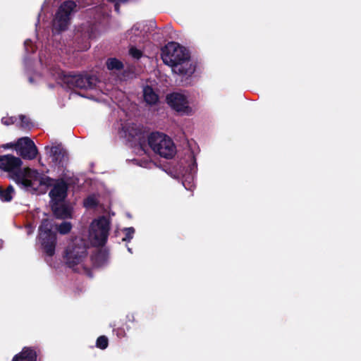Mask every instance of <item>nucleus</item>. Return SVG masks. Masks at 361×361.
Returning a JSON list of instances; mask_svg holds the SVG:
<instances>
[{
    "label": "nucleus",
    "instance_id": "1",
    "mask_svg": "<svg viewBox=\"0 0 361 361\" xmlns=\"http://www.w3.org/2000/svg\"><path fill=\"white\" fill-rule=\"evenodd\" d=\"M161 59L173 71L188 80L196 70V65L190 60L189 51L177 42H169L161 49Z\"/></svg>",
    "mask_w": 361,
    "mask_h": 361
},
{
    "label": "nucleus",
    "instance_id": "2",
    "mask_svg": "<svg viewBox=\"0 0 361 361\" xmlns=\"http://www.w3.org/2000/svg\"><path fill=\"white\" fill-rule=\"evenodd\" d=\"M13 180L22 188L30 192H36L41 185L51 186L54 181L53 178L30 168L14 173Z\"/></svg>",
    "mask_w": 361,
    "mask_h": 361
},
{
    "label": "nucleus",
    "instance_id": "3",
    "mask_svg": "<svg viewBox=\"0 0 361 361\" xmlns=\"http://www.w3.org/2000/svg\"><path fill=\"white\" fill-rule=\"evenodd\" d=\"M148 144L156 154L165 159H172L176 153L173 141L161 133H152L148 137Z\"/></svg>",
    "mask_w": 361,
    "mask_h": 361
},
{
    "label": "nucleus",
    "instance_id": "4",
    "mask_svg": "<svg viewBox=\"0 0 361 361\" xmlns=\"http://www.w3.org/2000/svg\"><path fill=\"white\" fill-rule=\"evenodd\" d=\"M56 224L53 219H44L39 226V240L46 255L52 257L55 254L56 232L54 230Z\"/></svg>",
    "mask_w": 361,
    "mask_h": 361
},
{
    "label": "nucleus",
    "instance_id": "5",
    "mask_svg": "<svg viewBox=\"0 0 361 361\" xmlns=\"http://www.w3.org/2000/svg\"><path fill=\"white\" fill-rule=\"evenodd\" d=\"M110 223L109 220L102 216L94 220L90 225V238L94 247H103L109 236Z\"/></svg>",
    "mask_w": 361,
    "mask_h": 361
},
{
    "label": "nucleus",
    "instance_id": "6",
    "mask_svg": "<svg viewBox=\"0 0 361 361\" xmlns=\"http://www.w3.org/2000/svg\"><path fill=\"white\" fill-rule=\"evenodd\" d=\"M76 6L75 2L72 0L65 1L60 5L54 19L53 25L56 30L62 32L68 29L71 22V14Z\"/></svg>",
    "mask_w": 361,
    "mask_h": 361
},
{
    "label": "nucleus",
    "instance_id": "7",
    "mask_svg": "<svg viewBox=\"0 0 361 361\" xmlns=\"http://www.w3.org/2000/svg\"><path fill=\"white\" fill-rule=\"evenodd\" d=\"M87 255L85 243L80 240V243H73L66 247L63 258L66 265L75 271L74 267L80 264Z\"/></svg>",
    "mask_w": 361,
    "mask_h": 361
},
{
    "label": "nucleus",
    "instance_id": "8",
    "mask_svg": "<svg viewBox=\"0 0 361 361\" xmlns=\"http://www.w3.org/2000/svg\"><path fill=\"white\" fill-rule=\"evenodd\" d=\"M63 82L70 89H94L96 86L97 78L90 75H65Z\"/></svg>",
    "mask_w": 361,
    "mask_h": 361
},
{
    "label": "nucleus",
    "instance_id": "9",
    "mask_svg": "<svg viewBox=\"0 0 361 361\" xmlns=\"http://www.w3.org/2000/svg\"><path fill=\"white\" fill-rule=\"evenodd\" d=\"M18 154L23 159L32 160L37 157V148L35 142L28 137H23L18 140L14 145Z\"/></svg>",
    "mask_w": 361,
    "mask_h": 361
},
{
    "label": "nucleus",
    "instance_id": "10",
    "mask_svg": "<svg viewBox=\"0 0 361 361\" xmlns=\"http://www.w3.org/2000/svg\"><path fill=\"white\" fill-rule=\"evenodd\" d=\"M23 162L19 157L12 154L0 155V169L9 173L10 178L13 180V174L20 171Z\"/></svg>",
    "mask_w": 361,
    "mask_h": 361
},
{
    "label": "nucleus",
    "instance_id": "11",
    "mask_svg": "<svg viewBox=\"0 0 361 361\" xmlns=\"http://www.w3.org/2000/svg\"><path fill=\"white\" fill-rule=\"evenodd\" d=\"M167 104L175 111L188 114L190 108L188 106L187 97L178 92L167 94L166 98Z\"/></svg>",
    "mask_w": 361,
    "mask_h": 361
},
{
    "label": "nucleus",
    "instance_id": "12",
    "mask_svg": "<svg viewBox=\"0 0 361 361\" xmlns=\"http://www.w3.org/2000/svg\"><path fill=\"white\" fill-rule=\"evenodd\" d=\"M42 350L37 347H23L11 361H42Z\"/></svg>",
    "mask_w": 361,
    "mask_h": 361
},
{
    "label": "nucleus",
    "instance_id": "13",
    "mask_svg": "<svg viewBox=\"0 0 361 361\" xmlns=\"http://www.w3.org/2000/svg\"><path fill=\"white\" fill-rule=\"evenodd\" d=\"M68 185L63 179L57 180L49 191L50 202H63L68 195Z\"/></svg>",
    "mask_w": 361,
    "mask_h": 361
},
{
    "label": "nucleus",
    "instance_id": "14",
    "mask_svg": "<svg viewBox=\"0 0 361 361\" xmlns=\"http://www.w3.org/2000/svg\"><path fill=\"white\" fill-rule=\"evenodd\" d=\"M50 156L52 161L58 165L63 166L68 161L67 152L61 144L50 148Z\"/></svg>",
    "mask_w": 361,
    "mask_h": 361
},
{
    "label": "nucleus",
    "instance_id": "15",
    "mask_svg": "<svg viewBox=\"0 0 361 361\" xmlns=\"http://www.w3.org/2000/svg\"><path fill=\"white\" fill-rule=\"evenodd\" d=\"M63 202H51V207L54 215L57 219H65L71 216V210Z\"/></svg>",
    "mask_w": 361,
    "mask_h": 361
},
{
    "label": "nucleus",
    "instance_id": "16",
    "mask_svg": "<svg viewBox=\"0 0 361 361\" xmlns=\"http://www.w3.org/2000/svg\"><path fill=\"white\" fill-rule=\"evenodd\" d=\"M108 258L109 252L106 250L101 248L92 255L91 261L94 267L99 268L107 263Z\"/></svg>",
    "mask_w": 361,
    "mask_h": 361
},
{
    "label": "nucleus",
    "instance_id": "17",
    "mask_svg": "<svg viewBox=\"0 0 361 361\" xmlns=\"http://www.w3.org/2000/svg\"><path fill=\"white\" fill-rule=\"evenodd\" d=\"M143 97L145 102L151 106L155 105L159 102V95L149 85H147L143 90Z\"/></svg>",
    "mask_w": 361,
    "mask_h": 361
},
{
    "label": "nucleus",
    "instance_id": "18",
    "mask_svg": "<svg viewBox=\"0 0 361 361\" xmlns=\"http://www.w3.org/2000/svg\"><path fill=\"white\" fill-rule=\"evenodd\" d=\"M14 194L15 190L12 185H9L6 188L0 186V200L2 202H11L13 200Z\"/></svg>",
    "mask_w": 361,
    "mask_h": 361
},
{
    "label": "nucleus",
    "instance_id": "19",
    "mask_svg": "<svg viewBox=\"0 0 361 361\" xmlns=\"http://www.w3.org/2000/svg\"><path fill=\"white\" fill-rule=\"evenodd\" d=\"M106 68L109 71H121L124 68L123 62L116 58H109L106 62Z\"/></svg>",
    "mask_w": 361,
    "mask_h": 361
},
{
    "label": "nucleus",
    "instance_id": "20",
    "mask_svg": "<svg viewBox=\"0 0 361 361\" xmlns=\"http://www.w3.org/2000/svg\"><path fill=\"white\" fill-rule=\"evenodd\" d=\"M72 228V224L71 222L63 221L60 225L56 224L54 230L58 231L60 234L66 235L68 234Z\"/></svg>",
    "mask_w": 361,
    "mask_h": 361
},
{
    "label": "nucleus",
    "instance_id": "21",
    "mask_svg": "<svg viewBox=\"0 0 361 361\" xmlns=\"http://www.w3.org/2000/svg\"><path fill=\"white\" fill-rule=\"evenodd\" d=\"M141 31L140 28L137 25H133L132 28L128 31L127 37L131 42L136 43L137 39L136 37L140 35Z\"/></svg>",
    "mask_w": 361,
    "mask_h": 361
},
{
    "label": "nucleus",
    "instance_id": "22",
    "mask_svg": "<svg viewBox=\"0 0 361 361\" xmlns=\"http://www.w3.org/2000/svg\"><path fill=\"white\" fill-rule=\"evenodd\" d=\"M20 123V128L24 130H30L33 127V123L30 119L25 115L19 116Z\"/></svg>",
    "mask_w": 361,
    "mask_h": 361
},
{
    "label": "nucleus",
    "instance_id": "23",
    "mask_svg": "<svg viewBox=\"0 0 361 361\" xmlns=\"http://www.w3.org/2000/svg\"><path fill=\"white\" fill-rule=\"evenodd\" d=\"M98 204L99 202L94 195H90L84 200V206L87 208H95Z\"/></svg>",
    "mask_w": 361,
    "mask_h": 361
},
{
    "label": "nucleus",
    "instance_id": "24",
    "mask_svg": "<svg viewBox=\"0 0 361 361\" xmlns=\"http://www.w3.org/2000/svg\"><path fill=\"white\" fill-rule=\"evenodd\" d=\"M109 340L106 336H100L97 338L96 341V346L98 348L104 350L108 347Z\"/></svg>",
    "mask_w": 361,
    "mask_h": 361
},
{
    "label": "nucleus",
    "instance_id": "25",
    "mask_svg": "<svg viewBox=\"0 0 361 361\" xmlns=\"http://www.w3.org/2000/svg\"><path fill=\"white\" fill-rule=\"evenodd\" d=\"M125 236L122 238V241H130L133 238L135 233V228L133 227L126 228L123 230Z\"/></svg>",
    "mask_w": 361,
    "mask_h": 361
},
{
    "label": "nucleus",
    "instance_id": "26",
    "mask_svg": "<svg viewBox=\"0 0 361 361\" xmlns=\"http://www.w3.org/2000/svg\"><path fill=\"white\" fill-rule=\"evenodd\" d=\"M129 54L135 59H140L142 56V51L135 47H131L129 49Z\"/></svg>",
    "mask_w": 361,
    "mask_h": 361
},
{
    "label": "nucleus",
    "instance_id": "27",
    "mask_svg": "<svg viewBox=\"0 0 361 361\" xmlns=\"http://www.w3.org/2000/svg\"><path fill=\"white\" fill-rule=\"evenodd\" d=\"M16 118L14 117H10V118H2V123L6 126H9L11 124L14 123L16 121Z\"/></svg>",
    "mask_w": 361,
    "mask_h": 361
},
{
    "label": "nucleus",
    "instance_id": "28",
    "mask_svg": "<svg viewBox=\"0 0 361 361\" xmlns=\"http://www.w3.org/2000/svg\"><path fill=\"white\" fill-rule=\"evenodd\" d=\"M114 331L116 332V335L119 337H123L126 336L125 330L122 328H118L116 329H114Z\"/></svg>",
    "mask_w": 361,
    "mask_h": 361
},
{
    "label": "nucleus",
    "instance_id": "29",
    "mask_svg": "<svg viewBox=\"0 0 361 361\" xmlns=\"http://www.w3.org/2000/svg\"><path fill=\"white\" fill-rule=\"evenodd\" d=\"M107 1H109V2H111V3H114V2H116V1H119L121 3H126L128 0H107Z\"/></svg>",
    "mask_w": 361,
    "mask_h": 361
},
{
    "label": "nucleus",
    "instance_id": "30",
    "mask_svg": "<svg viewBox=\"0 0 361 361\" xmlns=\"http://www.w3.org/2000/svg\"><path fill=\"white\" fill-rule=\"evenodd\" d=\"M118 1H116V4H115V9L116 11H118V9H119V6L118 5Z\"/></svg>",
    "mask_w": 361,
    "mask_h": 361
},
{
    "label": "nucleus",
    "instance_id": "31",
    "mask_svg": "<svg viewBox=\"0 0 361 361\" xmlns=\"http://www.w3.org/2000/svg\"><path fill=\"white\" fill-rule=\"evenodd\" d=\"M88 36H89V38H92V32H91V33H90V34L88 35Z\"/></svg>",
    "mask_w": 361,
    "mask_h": 361
}]
</instances>
